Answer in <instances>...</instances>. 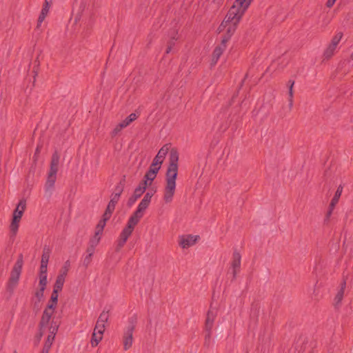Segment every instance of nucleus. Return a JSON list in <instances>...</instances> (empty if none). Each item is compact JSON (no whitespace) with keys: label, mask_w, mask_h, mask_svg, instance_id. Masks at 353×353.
<instances>
[{"label":"nucleus","mask_w":353,"mask_h":353,"mask_svg":"<svg viewBox=\"0 0 353 353\" xmlns=\"http://www.w3.org/2000/svg\"><path fill=\"white\" fill-rule=\"evenodd\" d=\"M178 152L172 149L169 155V165L165 173V187L163 190V201L165 203H170L173 201L176 192V180L178 175Z\"/></svg>","instance_id":"1"},{"label":"nucleus","mask_w":353,"mask_h":353,"mask_svg":"<svg viewBox=\"0 0 353 353\" xmlns=\"http://www.w3.org/2000/svg\"><path fill=\"white\" fill-rule=\"evenodd\" d=\"M59 163V155L55 152L52 156L50 168L48 172V178L45 184L46 192L51 195L52 189L57 180V173L58 171V165Z\"/></svg>","instance_id":"2"},{"label":"nucleus","mask_w":353,"mask_h":353,"mask_svg":"<svg viewBox=\"0 0 353 353\" xmlns=\"http://www.w3.org/2000/svg\"><path fill=\"white\" fill-rule=\"evenodd\" d=\"M59 292L57 290H53L50 296V299L47 305V307L43 310L41 319L40 321L41 328L49 325L50 321L54 314L58 301Z\"/></svg>","instance_id":"3"},{"label":"nucleus","mask_w":353,"mask_h":353,"mask_svg":"<svg viewBox=\"0 0 353 353\" xmlns=\"http://www.w3.org/2000/svg\"><path fill=\"white\" fill-rule=\"evenodd\" d=\"M137 317L132 316L128 320V325L124 329L123 335V344L124 350H129L133 343V332L137 325Z\"/></svg>","instance_id":"4"},{"label":"nucleus","mask_w":353,"mask_h":353,"mask_svg":"<svg viewBox=\"0 0 353 353\" xmlns=\"http://www.w3.org/2000/svg\"><path fill=\"white\" fill-rule=\"evenodd\" d=\"M26 201L25 199H21L19 201L15 210L13 212L12 221L10 224V230L14 234L17 233V232L18 230L19 223L21 219L23 216V214L26 210Z\"/></svg>","instance_id":"5"},{"label":"nucleus","mask_w":353,"mask_h":353,"mask_svg":"<svg viewBox=\"0 0 353 353\" xmlns=\"http://www.w3.org/2000/svg\"><path fill=\"white\" fill-rule=\"evenodd\" d=\"M252 0H236L228 11V18L232 16L243 17Z\"/></svg>","instance_id":"6"},{"label":"nucleus","mask_w":353,"mask_h":353,"mask_svg":"<svg viewBox=\"0 0 353 353\" xmlns=\"http://www.w3.org/2000/svg\"><path fill=\"white\" fill-rule=\"evenodd\" d=\"M217 309L210 306V309L207 312L206 319L205 322V343L207 342V341H210L211 338L212 328L214 327V321L217 316Z\"/></svg>","instance_id":"7"},{"label":"nucleus","mask_w":353,"mask_h":353,"mask_svg":"<svg viewBox=\"0 0 353 353\" xmlns=\"http://www.w3.org/2000/svg\"><path fill=\"white\" fill-rule=\"evenodd\" d=\"M22 265L23 260L22 256H21L20 258L16 262L11 272L10 277L9 279V282L8 284V290L9 291H13V290L17 286L21 272Z\"/></svg>","instance_id":"8"},{"label":"nucleus","mask_w":353,"mask_h":353,"mask_svg":"<svg viewBox=\"0 0 353 353\" xmlns=\"http://www.w3.org/2000/svg\"><path fill=\"white\" fill-rule=\"evenodd\" d=\"M242 17L236 16L234 18L232 16H230V19L228 18V13L225 16L224 20L222 21L221 24L219 26V29L221 30L222 27L224 28H227L226 34L230 36V37L234 33L237 25L241 21Z\"/></svg>","instance_id":"9"},{"label":"nucleus","mask_w":353,"mask_h":353,"mask_svg":"<svg viewBox=\"0 0 353 353\" xmlns=\"http://www.w3.org/2000/svg\"><path fill=\"white\" fill-rule=\"evenodd\" d=\"M241 264V254L235 250L232 254V258L230 263V270L232 274V279H236L237 274L240 272Z\"/></svg>","instance_id":"10"},{"label":"nucleus","mask_w":353,"mask_h":353,"mask_svg":"<svg viewBox=\"0 0 353 353\" xmlns=\"http://www.w3.org/2000/svg\"><path fill=\"white\" fill-rule=\"evenodd\" d=\"M138 224L136 221H134L133 219H131L129 218L128 223L126 226L123 229L122 232L120 234L119 239L127 241L128 238L132 234L134 227Z\"/></svg>","instance_id":"11"},{"label":"nucleus","mask_w":353,"mask_h":353,"mask_svg":"<svg viewBox=\"0 0 353 353\" xmlns=\"http://www.w3.org/2000/svg\"><path fill=\"white\" fill-rule=\"evenodd\" d=\"M150 203L141 200L139 203L136 211L131 215L130 219H133L137 223H139L140 219L143 217L144 211L148 208Z\"/></svg>","instance_id":"12"},{"label":"nucleus","mask_w":353,"mask_h":353,"mask_svg":"<svg viewBox=\"0 0 353 353\" xmlns=\"http://www.w3.org/2000/svg\"><path fill=\"white\" fill-rule=\"evenodd\" d=\"M198 238V236H193L191 234L181 236L179 239V245L183 248H188L194 245L197 241Z\"/></svg>","instance_id":"13"},{"label":"nucleus","mask_w":353,"mask_h":353,"mask_svg":"<svg viewBox=\"0 0 353 353\" xmlns=\"http://www.w3.org/2000/svg\"><path fill=\"white\" fill-rule=\"evenodd\" d=\"M169 148H170L169 145L166 144V145H164L159 150L157 154L155 156V157L153 159L154 165H155L157 163L162 165V163L164 161V159L169 151Z\"/></svg>","instance_id":"14"},{"label":"nucleus","mask_w":353,"mask_h":353,"mask_svg":"<svg viewBox=\"0 0 353 353\" xmlns=\"http://www.w3.org/2000/svg\"><path fill=\"white\" fill-rule=\"evenodd\" d=\"M49 324V334L47 337V340L54 342L56 334L59 327V323L55 321L54 319H52L50 321Z\"/></svg>","instance_id":"15"},{"label":"nucleus","mask_w":353,"mask_h":353,"mask_svg":"<svg viewBox=\"0 0 353 353\" xmlns=\"http://www.w3.org/2000/svg\"><path fill=\"white\" fill-rule=\"evenodd\" d=\"M346 287V281L344 280L340 286V289L338 290L334 299V305L336 307L340 306L341 301L343 299L344 292Z\"/></svg>","instance_id":"16"},{"label":"nucleus","mask_w":353,"mask_h":353,"mask_svg":"<svg viewBox=\"0 0 353 353\" xmlns=\"http://www.w3.org/2000/svg\"><path fill=\"white\" fill-rule=\"evenodd\" d=\"M225 49L226 48H225L224 46H221L219 45L214 48L212 55V65H215L217 63L219 59L222 55Z\"/></svg>","instance_id":"17"},{"label":"nucleus","mask_w":353,"mask_h":353,"mask_svg":"<svg viewBox=\"0 0 353 353\" xmlns=\"http://www.w3.org/2000/svg\"><path fill=\"white\" fill-rule=\"evenodd\" d=\"M147 188V183L145 181H141L139 185L135 188L132 196L138 199L144 193Z\"/></svg>","instance_id":"18"},{"label":"nucleus","mask_w":353,"mask_h":353,"mask_svg":"<svg viewBox=\"0 0 353 353\" xmlns=\"http://www.w3.org/2000/svg\"><path fill=\"white\" fill-rule=\"evenodd\" d=\"M65 281V276L58 275L56 279L54 285L53 290H57V292H58L61 291L63 289Z\"/></svg>","instance_id":"19"},{"label":"nucleus","mask_w":353,"mask_h":353,"mask_svg":"<svg viewBox=\"0 0 353 353\" xmlns=\"http://www.w3.org/2000/svg\"><path fill=\"white\" fill-rule=\"evenodd\" d=\"M336 48H337L336 47L332 46V45L329 44L323 52L324 60L325 59L328 60L331 57H332V56L334 54V53L336 50Z\"/></svg>","instance_id":"20"},{"label":"nucleus","mask_w":353,"mask_h":353,"mask_svg":"<svg viewBox=\"0 0 353 353\" xmlns=\"http://www.w3.org/2000/svg\"><path fill=\"white\" fill-rule=\"evenodd\" d=\"M157 174L155 173V171L153 170H148V172L145 173L143 180L145 181L147 183V186L152 184V182L154 180V179L157 176Z\"/></svg>","instance_id":"21"},{"label":"nucleus","mask_w":353,"mask_h":353,"mask_svg":"<svg viewBox=\"0 0 353 353\" xmlns=\"http://www.w3.org/2000/svg\"><path fill=\"white\" fill-rule=\"evenodd\" d=\"M342 191H343V187L341 185H339L334 194V197L332 198V199L330 202V207H332V208H334L335 207V205H336V203L339 202V198L342 194Z\"/></svg>","instance_id":"22"},{"label":"nucleus","mask_w":353,"mask_h":353,"mask_svg":"<svg viewBox=\"0 0 353 353\" xmlns=\"http://www.w3.org/2000/svg\"><path fill=\"white\" fill-rule=\"evenodd\" d=\"M294 85V81L293 80H289L288 82V88H289V91H288V95H289V99H288V101H289V106L290 108H292V105H293V96H294V92H293V86Z\"/></svg>","instance_id":"23"},{"label":"nucleus","mask_w":353,"mask_h":353,"mask_svg":"<svg viewBox=\"0 0 353 353\" xmlns=\"http://www.w3.org/2000/svg\"><path fill=\"white\" fill-rule=\"evenodd\" d=\"M103 335L100 334L99 332L93 331L92 339H91V345L92 347H96L98 345L99 342L102 340Z\"/></svg>","instance_id":"24"},{"label":"nucleus","mask_w":353,"mask_h":353,"mask_svg":"<svg viewBox=\"0 0 353 353\" xmlns=\"http://www.w3.org/2000/svg\"><path fill=\"white\" fill-rule=\"evenodd\" d=\"M101 235L102 233L95 231L94 235L90 239L89 244L97 247L100 242Z\"/></svg>","instance_id":"25"},{"label":"nucleus","mask_w":353,"mask_h":353,"mask_svg":"<svg viewBox=\"0 0 353 353\" xmlns=\"http://www.w3.org/2000/svg\"><path fill=\"white\" fill-rule=\"evenodd\" d=\"M50 250L47 248H44L41 256V263L48 265L50 259Z\"/></svg>","instance_id":"26"},{"label":"nucleus","mask_w":353,"mask_h":353,"mask_svg":"<svg viewBox=\"0 0 353 353\" xmlns=\"http://www.w3.org/2000/svg\"><path fill=\"white\" fill-rule=\"evenodd\" d=\"M70 261L69 260H67L63 267L61 268L59 275L63 276L66 277L68 272L70 268Z\"/></svg>","instance_id":"27"},{"label":"nucleus","mask_w":353,"mask_h":353,"mask_svg":"<svg viewBox=\"0 0 353 353\" xmlns=\"http://www.w3.org/2000/svg\"><path fill=\"white\" fill-rule=\"evenodd\" d=\"M109 319V312L103 310L99 315L97 322L105 324Z\"/></svg>","instance_id":"28"},{"label":"nucleus","mask_w":353,"mask_h":353,"mask_svg":"<svg viewBox=\"0 0 353 353\" xmlns=\"http://www.w3.org/2000/svg\"><path fill=\"white\" fill-rule=\"evenodd\" d=\"M342 37H343L342 32H339L336 33L332 39V41L330 44L332 45V46H335L337 48Z\"/></svg>","instance_id":"29"},{"label":"nucleus","mask_w":353,"mask_h":353,"mask_svg":"<svg viewBox=\"0 0 353 353\" xmlns=\"http://www.w3.org/2000/svg\"><path fill=\"white\" fill-rule=\"evenodd\" d=\"M105 324L97 321L95 327L94 328V331L97 332L100 334L103 335L105 332Z\"/></svg>","instance_id":"30"},{"label":"nucleus","mask_w":353,"mask_h":353,"mask_svg":"<svg viewBox=\"0 0 353 353\" xmlns=\"http://www.w3.org/2000/svg\"><path fill=\"white\" fill-rule=\"evenodd\" d=\"M123 188L124 183L123 181H120V183H118L117 185L115 187V190L113 194L120 196L123 191Z\"/></svg>","instance_id":"31"},{"label":"nucleus","mask_w":353,"mask_h":353,"mask_svg":"<svg viewBox=\"0 0 353 353\" xmlns=\"http://www.w3.org/2000/svg\"><path fill=\"white\" fill-rule=\"evenodd\" d=\"M155 192V190H150L148 191V192H146V194L144 195L143 198L142 200L148 202V203H150L151 201V199L152 197L153 196Z\"/></svg>","instance_id":"32"},{"label":"nucleus","mask_w":353,"mask_h":353,"mask_svg":"<svg viewBox=\"0 0 353 353\" xmlns=\"http://www.w3.org/2000/svg\"><path fill=\"white\" fill-rule=\"evenodd\" d=\"M155 192V190H150L148 191V192H146V194L144 195L143 198L142 200L148 202V203H150L151 201V199L152 197L153 196Z\"/></svg>","instance_id":"33"},{"label":"nucleus","mask_w":353,"mask_h":353,"mask_svg":"<svg viewBox=\"0 0 353 353\" xmlns=\"http://www.w3.org/2000/svg\"><path fill=\"white\" fill-rule=\"evenodd\" d=\"M106 222L107 221H105L103 219L99 221V223L97 224V225L96 227V231L103 234V231L104 227L106 224Z\"/></svg>","instance_id":"34"},{"label":"nucleus","mask_w":353,"mask_h":353,"mask_svg":"<svg viewBox=\"0 0 353 353\" xmlns=\"http://www.w3.org/2000/svg\"><path fill=\"white\" fill-rule=\"evenodd\" d=\"M126 241L121 239H118L117 241V245H116V247H115V251L119 252L121 249L124 246V245L125 244Z\"/></svg>","instance_id":"35"},{"label":"nucleus","mask_w":353,"mask_h":353,"mask_svg":"<svg viewBox=\"0 0 353 353\" xmlns=\"http://www.w3.org/2000/svg\"><path fill=\"white\" fill-rule=\"evenodd\" d=\"M52 3V0H45L44 4L43 6L42 11H45L48 13Z\"/></svg>","instance_id":"36"},{"label":"nucleus","mask_w":353,"mask_h":353,"mask_svg":"<svg viewBox=\"0 0 353 353\" xmlns=\"http://www.w3.org/2000/svg\"><path fill=\"white\" fill-rule=\"evenodd\" d=\"M47 15H48V13L46 12V10L44 12L42 10L41 11V13L38 18V24H37L38 26H39L42 23V22L44 21V19Z\"/></svg>","instance_id":"37"},{"label":"nucleus","mask_w":353,"mask_h":353,"mask_svg":"<svg viewBox=\"0 0 353 353\" xmlns=\"http://www.w3.org/2000/svg\"><path fill=\"white\" fill-rule=\"evenodd\" d=\"M123 127H119V123L115 126V128L111 132V136L112 137H116L122 130Z\"/></svg>","instance_id":"38"},{"label":"nucleus","mask_w":353,"mask_h":353,"mask_svg":"<svg viewBox=\"0 0 353 353\" xmlns=\"http://www.w3.org/2000/svg\"><path fill=\"white\" fill-rule=\"evenodd\" d=\"M119 199H120L119 196H118L117 194H114L112 193V195H111V199H110V201L109 203L116 205V204L118 203Z\"/></svg>","instance_id":"39"},{"label":"nucleus","mask_w":353,"mask_h":353,"mask_svg":"<svg viewBox=\"0 0 353 353\" xmlns=\"http://www.w3.org/2000/svg\"><path fill=\"white\" fill-rule=\"evenodd\" d=\"M44 291V289L40 288L35 292V296L38 299L39 301L43 297Z\"/></svg>","instance_id":"40"},{"label":"nucleus","mask_w":353,"mask_h":353,"mask_svg":"<svg viewBox=\"0 0 353 353\" xmlns=\"http://www.w3.org/2000/svg\"><path fill=\"white\" fill-rule=\"evenodd\" d=\"M230 37L227 35L226 34L223 36L222 40H221V43L219 44V46H224L225 48H226V43L230 39Z\"/></svg>","instance_id":"41"},{"label":"nucleus","mask_w":353,"mask_h":353,"mask_svg":"<svg viewBox=\"0 0 353 353\" xmlns=\"http://www.w3.org/2000/svg\"><path fill=\"white\" fill-rule=\"evenodd\" d=\"M174 40H176L175 37H172V39L169 41L168 46L166 49V54H168L171 52L172 46L174 45Z\"/></svg>","instance_id":"42"},{"label":"nucleus","mask_w":353,"mask_h":353,"mask_svg":"<svg viewBox=\"0 0 353 353\" xmlns=\"http://www.w3.org/2000/svg\"><path fill=\"white\" fill-rule=\"evenodd\" d=\"M95 248H96V246L89 244L86 249V252H87L88 255H90L92 256L94 253Z\"/></svg>","instance_id":"43"},{"label":"nucleus","mask_w":353,"mask_h":353,"mask_svg":"<svg viewBox=\"0 0 353 353\" xmlns=\"http://www.w3.org/2000/svg\"><path fill=\"white\" fill-rule=\"evenodd\" d=\"M161 165H160L159 163H157L155 165H154V161H152V163L151 165L150 166L149 170H153L154 171H155V173L157 174L159 170L161 168Z\"/></svg>","instance_id":"44"},{"label":"nucleus","mask_w":353,"mask_h":353,"mask_svg":"<svg viewBox=\"0 0 353 353\" xmlns=\"http://www.w3.org/2000/svg\"><path fill=\"white\" fill-rule=\"evenodd\" d=\"M47 283H48L47 279H46V278L39 279L40 288L45 290L46 288Z\"/></svg>","instance_id":"45"},{"label":"nucleus","mask_w":353,"mask_h":353,"mask_svg":"<svg viewBox=\"0 0 353 353\" xmlns=\"http://www.w3.org/2000/svg\"><path fill=\"white\" fill-rule=\"evenodd\" d=\"M92 257V256L87 254V256H85V257L84 258V259H83V265L85 267H88L90 265V263H91Z\"/></svg>","instance_id":"46"},{"label":"nucleus","mask_w":353,"mask_h":353,"mask_svg":"<svg viewBox=\"0 0 353 353\" xmlns=\"http://www.w3.org/2000/svg\"><path fill=\"white\" fill-rule=\"evenodd\" d=\"M138 116L135 113L130 114L126 119L130 122V123L137 119Z\"/></svg>","instance_id":"47"},{"label":"nucleus","mask_w":353,"mask_h":353,"mask_svg":"<svg viewBox=\"0 0 353 353\" xmlns=\"http://www.w3.org/2000/svg\"><path fill=\"white\" fill-rule=\"evenodd\" d=\"M115 206L116 205H114L110 203H108L105 211L112 213L115 209Z\"/></svg>","instance_id":"48"},{"label":"nucleus","mask_w":353,"mask_h":353,"mask_svg":"<svg viewBox=\"0 0 353 353\" xmlns=\"http://www.w3.org/2000/svg\"><path fill=\"white\" fill-rule=\"evenodd\" d=\"M112 214V213H111V212L105 211L104 214H103L102 219L105 221H108L110 219Z\"/></svg>","instance_id":"49"},{"label":"nucleus","mask_w":353,"mask_h":353,"mask_svg":"<svg viewBox=\"0 0 353 353\" xmlns=\"http://www.w3.org/2000/svg\"><path fill=\"white\" fill-rule=\"evenodd\" d=\"M112 214V213H111V212L105 211L104 214H103L102 219L105 221H108L110 219Z\"/></svg>","instance_id":"50"},{"label":"nucleus","mask_w":353,"mask_h":353,"mask_svg":"<svg viewBox=\"0 0 353 353\" xmlns=\"http://www.w3.org/2000/svg\"><path fill=\"white\" fill-rule=\"evenodd\" d=\"M130 124V122L127 119H125V120H123V121L119 123V127H123V128H125L127 126H128Z\"/></svg>","instance_id":"51"},{"label":"nucleus","mask_w":353,"mask_h":353,"mask_svg":"<svg viewBox=\"0 0 353 353\" xmlns=\"http://www.w3.org/2000/svg\"><path fill=\"white\" fill-rule=\"evenodd\" d=\"M137 199L132 195L128 201V205L132 206L137 201Z\"/></svg>","instance_id":"52"},{"label":"nucleus","mask_w":353,"mask_h":353,"mask_svg":"<svg viewBox=\"0 0 353 353\" xmlns=\"http://www.w3.org/2000/svg\"><path fill=\"white\" fill-rule=\"evenodd\" d=\"M48 271V265L41 263L40 272H44Z\"/></svg>","instance_id":"53"},{"label":"nucleus","mask_w":353,"mask_h":353,"mask_svg":"<svg viewBox=\"0 0 353 353\" xmlns=\"http://www.w3.org/2000/svg\"><path fill=\"white\" fill-rule=\"evenodd\" d=\"M50 348L51 347L44 345L41 352L43 353H49Z\"/></svg>","instance_id":"54"},{"label":"nucleus","mask_w":353,"mask_h":353,"mask_svg":"<svg viewBox=\"0 0 353 353\" xmlns=\"http://www.w3.org/2000/svg\"><path fill=\"white\" fill-rule=\"evenodd\" d=\"M335 1L336 0H327L326 5L328 8H331L334 4Z\"/></svg>","instance_id":"55"},{"label":"nucleus","mask_w":353,"mask_h":353,"mask_svg":"<svg viewBox=\"0 0 353 353\" xmlns=\"http://www.w3.org/2000/svg\"><path fill=\"white\" fill-rule=\"evenodd\" d=\"M333 209L334 208H332V207L330 206V209H329V210H328V212H327V214H326V217H327V219H329V217L332 214Z\"/></svg>","instance_id":"56"},{"label":"nucleus","mask_w":353,"mask_h":353,"mask_svg":"<svg viewBox=\"0 0 353 353\" xmlns=\"http://www.w3.org/2000/svg\"><path fill=\"white\" fill-rule=\"evenodd\" d=\"M43 278L47 279V272H40L39 279H43Z\"/></svg>","instance_id":"57"},{"label":"nucleus","mask_w":353,"mask_h":353,"mask_svg":"<svg viewBox=\"0 0 353 353\" xmlns=\"http://www.w3.org/2000/svg\"><path fill=\"white\" fill-rule=\"evenodd\" d=\"M224 0H213V2L215 3L217 6H221L223 4Z\"/></svg>","instance_id":"58"},{"label":"nucleus","mask_w":353,"mask_h":353,"mask_svg":"<svg viewBox=\"0 0 353 353\" xmlns=\"http://www.w3.org/2000/svg\"><path fill=\"white\" fill-rule=\"evenodd\" d=\"M48 325H47V327H48ZM39 327H41V326H40V325H39ZM43 328H45V327H43L42 328H40V333H39V339H40L42 337V336H43V331H42V330H43Z\"/></svg>","instance_id":"59"},{"label":"nucleus","mask_w":353,"mask_h":353,"mask_svg":"<svg viewBox=\"0 0 353 353\" xmlns=\"http://www.w3.org/2000/svg\"><path fill=\"white\" fill-rule=\"evenodd\" d=\"M52 343H53V342H52V341H48V340H47V339H46V342H45L44 345H48V346L51 347V346H52Z\"/></svg>","instance_id":"60"},{"label":"nucleus","mask_w":353,"mask_h":353,"mask_svg":"<svg viewBox=\"0 0 353 353\" xmlns=\"http://www.w3.org/2000/svg\"><path fill=\"white\" fill-rule=\"evenodd\" d=\"M350 58H351L352 60H353V52L351 54Z\"/></svg>","instance_id":"61"}]
</instances>
